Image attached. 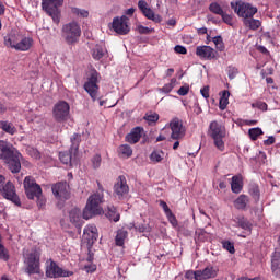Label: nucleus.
I'll list each match as a JSON object with an SVG mask.
<instances>
[{"instance_id": "obj_1", "label": "nucleus", "mask_w": 280, "mask_h": 280, "mask_svg": "<svg viewBox=\"0 0 280 280\" xmlns=\"http://www.w3.org/2000/svg\"><path fill=\"white\" fill-rule=\"evenodd\" d=\"M23 154L7 141L0 140V160L3 161L12 174L21 172Z\"/></svg>"}, {"instance_id": "obj_2", "label": "nucleus", "mask_w": 280, "mask_h": 280, "mask_svg": "<svg viewBox=\"0 0 280 280\" xmlns=\"http://www.w3.org/2000/svg\"><path fill=\"white\" fill-rule=\"evenodd\" d=\"M96 183L97 191L89 197L88 203L83 209V220H91V218L100 215V213H102V208L100 207V205L104 202V186H102V183L100 182Z\"/></svg>"}, {"instance_id": "obj_3", "label": "nucleus", "mask_w": 280, "mask_h": 280, "mask_svg": "<svg viewBox=\"0 0 280 280\" xmlns=\"http://www.w3.org/2000/svg\"><path fill=\"white\" fill-rule=\"evenodd\" d=\"M208 137L212 139L213 145L220 152H224L225 143L224 140L226 139V126L223 125L222 121L212 120L208 126L207 131Z\"/></svg>"}, {"instance_id": "obj_4", "label": "nucleus", "mask_w": 280, "mask_h": 280, "mask_svg": "<svg viewBox=\"0 0 280 280\" xmlns=\"http://www.w3.org/2000/svg\"><path fill=\"white\" fill-rule=\"evenodd\" d=\"M61 36L67 45H77V43H80L82 28L78 22H69L62 26Z\"/></svg>"}, {"instance_id": "obj_5", "label": "nucleus", "mask_w": 280, "mask_h": 280, "mask_svg": "<svg viewBox=\"0 0 280 280\" xmlns=\"http://www.w3.org/2000/svg\"><path fill=\"white\" fill-rule=\"evenodd\" d=\"M63 3L65 0H42V9L52 19L56 25L60 23V8H62Z\"/></svg>"}, {"instance_id": "obj_6", "label": "nucleus", "mask_w": 280, "mask_h": 280, "mask_svg": "<svg viewBox=\"0 0 280 280\" xmlns=\"http://www.w3.org/2000/svg\"><path fill=\"white\" fill-rule=\"evenodd\" d=\"M230 5L233 9L234 13L237 14L240 19H243V21L253 19V16L257 14L256 7H253V4L246 3L242 0L231 2Z\"/></svg>"}, {"instance_id": "obj_7", "label": "nucleus", "mask_w": 280, "mask_h": 280, "mask_svg": "<svg viewBox=\"0 0 280 280\" xmlns=\"http://www.w3.org/2000/svg\"><path fill=\"white\" fill-rule=\"evenodd\" d=\"M25 268L24 272L32 277V275H40V250L34 249L27 254L24 261Z\"/></svg>"}, {"instance_id": "obj_8", "label": "nucleus", "mask_w": 280, "mask_h": 280, "mask_svg": "<svg viewBox=\"0 0 280 280\" xmlns=\"http://www.w3.org/2000/svg\"><path fill=\"white\" fill-rule=\"evenodd\" d=\"M100 72L93 69L88 77V82H85L83 85L84 91H86L88 95H90L93 102L97 100V95L100 93V85H97V83L100 82Z\"/></svg>"}, {"instance_id": "obj_9", "label": "nucleus", "mask_w": 280, "mask_h": 280, "mask_svg": "<svg viewBox=\"0 0 280 280\" xmlns=\"http://www.w3.org/2000/svg\"><path fill=\"white\" fill-rule=\"evenodd\" d=\"M45 275L48 279H61L66 277H73V271L65 270L58 266L57 261L49 259L46 261Z\"/></svg>"}, {"instance_id": "obj_10", "label": "nucleus", "mask_w": 280, "mask_h": 280, "mask_svg": "<svg viewBox=\"0 0 280 280\" xmlns=\"http://www.w3.org/2000/svg\"><path fill=\"white\" fill-rule=\"evenodd\" d=\"M5 45L16 51H30V49H32V45H34V39H32V37H24L18 42L15 36H11L5 38Z\"/></svg>"}, {"instance_id": "obj_11", "label": "nucleus", "mask_w": 280, "mask_h": 280, "mask_svg": "<svg viewBox=\"0 0 280 280\" xmlns=\"http://www.w3.org/2000/svg\"><path fill=\"white\" fill-rule=\"evenodd\" d=\"M71 110V106L66 101H59L55 104L52 108V117L58 124H62V121H67L69 119V113Z\"/></svg>"}, {"instance_id": "obj_12", "label": "nucleus", "mask_w": 280, "mask_h": 280, "mask_svg": "<svg viewBox=\"0 0 280 280\" xmlns=\"http://www.w3.org/2000/svg\"><path fill=\"white\" fill-rule=\"evenodd\" d=\"M24 191L28 200H34L36 196L43 194V188L36 183V179L32 176H26L23 182Z\"/></svg>"}, {"instance_id": "obj_13", "label": "nucleus", "mask_w": 280, "mask_h": 280, "mask_svg": "<svg viewBox=\"0 0 280 280\" xmlns=\"http://www.w3.org/2000/svg\"><path fill=\"white\" fill-rule=\"evenodd\" d=\"M130 192V187L128 186V182L126 180V176H118L116 183L114 184V196L118 198V200H124V198H128V194Z\"/></svg>"}, {"instance_id": "obj_14", "label": "nucleus", "mask_w": 280, "mask_h": 280, "mask_svg": "<svg viewBox=\"0 0 280 280\" xmlns=\"http://www.w3.org/2000/svg\"><path fill=\"white\" fill-rule=\"evenodd\" d=\"M170 128L171 139L173 141H180V139H185L187 129H185V126H183V121L179 118H173L170 121Z\"/></svg>"}, {"instance_id": "obj_15", "label": "nucleus", "mask_w": 280, "mask_h": 280, "mask_svg": "<svg viewBox=\"0 0 280 280\" xmlns=\"http://www.w3.org/2000/svg\"><path fill=\"white\" fill-rule=\"evenodd\" d=\"M1 196L5 198V200H10L16 207H21V198L16 195V187L12 182H8L1 189Z\"/></svg>"}, {"instance_id": "obj_16", "label": "nucleus", "mask_w": 280, "mask_h": 280, "mask_svg": "<svg viewBox=\"0 0 280 280\" xmlns=\"http://www.w3.org/2000/svg\"><path fill=\"white\" fill-rule=\"evenodd\" d=\"M130 19L128 16L122 15L120 18H114L112 23V28L116 34L120 36H126L130 32V26L128 25Z\"/></svg>"}, {"instance_id": "obj_17", "label": "nucleus", "mask_w": 280, "mask_h": 280, "mask_svg": "<svg viewBox=\"0 0 280 280\" xmlns=\"http://www.w3.org/2000/svg\"><path fill=\"white\" fill-rule=\"evenodd\" d=\"M138 8L149 21H153V23H161L163 18L159 14H155L154 11L148 8V2L145 0H139Z\"/></svg>"}, {"instance_id": "obj_18", "label": "nucleus", "mask_w": 280, "mask_h": 280, "mask_svg": "<svg viewBox=\"0 0 280 280\" xmlns=\"http://www.w3.org/2000/svg\"><path fill=\"white\" fill-rule=\"evenodd\" d=\"M55 198L58 200H69V185L67 182H59L51 187Z\"/></svg>"}, {"instance_id": "obj_19", "label": "nucleus", "mask_w": 280, "mask_h": 280, "mask_svg": "<svg viewBox=\"0 0 280 280\" xmlns=\"http://www.w3.org/2000/svg\"><path fill=\"white\" fill-rule=\"evenodd\" d=\"M217 54L215 49L211 46H197L196 48V56L201 58V60H214Z\"/></svg>"}, {"instance_id": "obj_20", "label": "nucleus", "mask_w": 280, "mask_h": 280, "mask_svg": "<svg viewBox=\"0 0 280 280\" xmlns=\"http://www.w3.org/2000/svg\"><path fill=\"white\" fill-rule=\"evenodd\" d=\"M232 222H234V226L242 229L243 231H247V233L253 231V223H250L248 218L244 217L243 214L234 217Z\"/></svg>"}, {"instance_id": "obj_21", "label": "nucleus", "mask_w": 280, "mask_h": 280, "mask_svg": "<svg viewBox=\"0 0 280 280\" xmlns=\"http://www.w3.org/2000/svg\"><path fill=\"white\" fill-rule=\"evenodd\" d=\"M141 137H143V127H135L125 137V140L127 141V143L135 145V143H139V141H141Z\"/></svg>"}, {"instance_id": "obj_22", "label": "nucleus", "mask_w": 280, "mask_h": 280, "mask_svg": "<svg viewBox=\"0 0 280 280\" xmlns=\"http://www.w3.org/2000/svg\"><path fill=\"white\" fill-rule=\"evenodd\" d=\"M198 280L215 279L218 277V268L208 266L203 270H197Z\"/></svg>"}, {"instance_id": "obj_23", "label": "nucleus", "mask_w": 280, "mask_h": 280, "mask_svg": "<svg viewBox=\"0 0 280 280\" xmlns=\"http://www.w3.org/2000/svg\"><path fill=\"white\" fill-rule=\"evenodd\" d=\"M83 237L88 241V244H95V241L100 237L97 228L95 225L85 226L83 230Z\"/></svg>"}, {"instance_id": "obj_24", "label": "nucleus", "mask_w": 280, "mask_h": 280, "mask_svg": "<svg viewBox=\"0 0 280 280\" xmlns=\"http://www.w3.org/2000/svg\"><path fill=\"white\" fill-rule=\"evenodd\" d=\"M242 189H244V177L242 174L234 175L231 182V190L233 194H241Z\"/></svg>"}, {"instance_id": "obj_25", "label": "nucleus", "mask_w": 280, "mask_h": 280, "mask_svg": "<svg viewBox=\"0 0 280 280\" xmlns=\"http://www.w3.org/2000/svg\"><path fill=\"white\" fill-rule=\"evenodd\" d=\"M70 222L74 224V226H82V211L80 208H73L69 212Z\"/></svg>"}, {"instance_id": "obj_26", "label": "nucleus", "mask_w": 280, "mask_h": 280, "mask_svg": "<svg viewBox=\"0 0 280 280\" xmlns=\"http://www.w3.org/2000/svg\"><path fill=\"white\" fill-rule=\"evenodd\" d=\"M70 141V152L71 154H74V156H78V150H80V143H82V136L80 133H73Z\"/></svg>"}, {"instance_id": "obj_27", "label": "nucleus", "mask_w": 280, "mask_h": 280, "mask_svg": "<svg viewBox=\"0 0 280 280\" xmlns=\"http://www.w3.org/2000/svg\"><path fill=\"white\" fill-rule=\"evenodd\" d=\"M75 156L78 155L71 153V149H69V151L59 152V160L61 163H63V165H72L73 159H75Z\"/></svg>"}, {"instance_id": "obj_28", "label": "nucleus", "mask_w": 280, "mask_h": 280, "mask_svg": "<svg viewBox=\"0 0 280 280\" xmlns=\"http://www.w3.org/2000/svg\"><path fill=\"white\" fill-rule=\"evenodd\" d=\"M0 128L3 130V132H7V135L14 136L16 135L18 130L14 124L8 121V120H1L0 121Z\"/></svg>"}, {"instance_id": "obj_29", "label": "nucleus", "mask_w": 280, "mask_h": 280, "mask_svg": "<svg viewBox=\"0 0 280 280\" xmlns=\"http://www.w3.org/2000/svg\"><path fill=\"white\" fill-rule=\"evenodd\" d=\"M106 215L108 220H112V222H119V220H121V214H119L115 206L107 207Z\"/></svg>"}, {"instance_id": "obj_30", "label": "nucleus", "mask_w": 280, "mask_h": 280, "mask_svg": "<svg viewBox=\"0 0 280 280\" xmlns=\"http://www.w3.org/2000/svg\"><path fill=\"white\" fill-rule=\"evenodd\" d=\"M243 24L245 25V27L253 30V32H256V30H259V27H261V21L254 18L243 20Z\"/></svg>"}, {"instance_id": "obj_31", "label": "nucleus", "mask_w": 280, "mask_h": 280, "mask_svg": "<svg viewBox=\"0 0 280 280\" xmlns=\"http://www.w3.org/2000/svg\"><path fill=\"white\" fill-rule=\"evenodd\" d=\"M126 240H128V231L124 229L118 230L115 237L116 246H124Z\"/></svg>"}, {"instance_id": "obj_32", "label": "nucleus", "mask_w": 280, "mask_h": 280, "mask_svg": "<svg viewBox=\"0 0 280 280\" xmlns=\"http://www.w3.org/2000/svg\"><path fill=\"white\" fill-rule=\"evenodd\" d=\"M229 97H231V92L224 90L219 101L220 110H226V107L229 106Z\"/></svg>"}, {"instance_id": "obj_33", "label": "nucleus", "mask_w": 280, "mask_h": 280, "mask_svg": "<svg viewBox=\"0 0 280 280\" xmlns=\"http://www.w3.org/2000/svg\"><path fill=\"white\" fill-rule=\"evenodd\" d=\"M246 205H248V196L240 195L238 198L234 201L235 209L244 211L246 209Z\"/></svg>"}, {"instance_id": "obj_34", "label": "nucleus", "mask_w": 280, "mask_h": 280, "mask_svg": "<svg viewBox=\"0 0 280 280\" xmlns=\"http://www.w3.org/2000/svg\"><path fill=\"white\" fill-rule=\"evenodd\" d=\"M103 56H106V48H104L101 45H96L93 49H92V58L94 60H102Z\"/></svg>"}, {"instance_id": "obj_35", "label": "nucleus", "mask_w": 280, "mask_h": 280, "mask_svg": "<svg viewBox=\"0 0 280 280\" xmlns=\"http://www.w3.org/2000/svg\"><path fill=\"white\" fill-rule=\"evenodd\" d=\"M118 154L122 159H130V156H132V148L128 144H121L118 148Z\"/></svg>"}, {"instance_id": "obj_36", "label": "nucleus", "mask_w": 280, "mask_h": 280, "mask_svg": "<svg viewBox=\"0 0 280 280\" xmlns=\"http://www.w3.org/2000/svg\"><path fill=\"white\" fill-rule=\"evenodd\" d=\"M248 135H249V138L252 139V141H257V139H259V137H261V135H264V130H261V128H259V127L252 128L248 130Z\"/></svg>"}, {"instance_id": "obj_37", "label": "nucleus", "mask_w": 280, "mask_h": 280, "mask_svg": "<svg viewBox=\"0 0 280 280\" xmlns=\"http://www.w3.org/2000/svg\"><path fill=\"white\" fill-rule=\"evenodd\" d=\"M248 191H249V196H252V198H254V200H256V202H258L259 196H260L259 185L252 184L249 186V190Z\"/></svg>"}, {"instance_id": "obj_38", "label": "nucleus", "mask_w": 280, "mask_h": 280, "mask_svg": "<svg viewBox=\"0 0 280 280\" xmlns=\"http://www.w3.org/2000/svg\"><path fill=\"white\" fill-rule=\"evenodd\" d=\"M71 12L74 14V16H79L80 19H89L88 10L72 7Z\"/></svg>"}, {"instance_id": "obj_39", "label": "nucleus", "mask_w": 280, "mask_h": 280, "mask_svg": "<svg viewBox=\"0 0 280 280\" xmlns=\"http://www.w3.org/2000/svg\"><path fill=\"white\" fill-rule=\"evenodd\" d=\"M174 86H176V78H172L170 83L164 84V86L161 88L160 91L162 93H172Z\"/></svg>"}, {"instance_id": "obj_40", "label": "nucleus", "mask_w": 280, "mask_h": 280, "mask_svg": "<svg viewBox=\"0 0 280 280\" xmlns=\"http://www.w3.org/2000/svg\"><path fill=\"white\" fill-rule=\"evenodd\" d=\"M210 12L213 14H218L219 16H222L224 10H222V7L218 2H213L209 7Z\"/></svg>"}, {"instance_id": "obj_41", "label": "nucleus", "mask_w": 280, "mask_h": 280, "mask_svg": "<svg viewBox=\"0 0 280 280\" xmlns=\"http://www.w3.org/2000/svg\"><path fill=\"white\" fill-rule=\"evenodd\" d=\"M143 119H145V121L149 124H156V121H159V114L152 112L147 113Z\"/></svg>"}, {"instance_id": "obj_42", "label": "nucleus", "mask_w": 280, "mask_h": 280, "mask_svg": "<svg viewBox=\"0 0 280 280\" xmlns=\"http://www.w3.org/2000/svg\"><path fill=\"white\" fill-rule=\"evenodd\" d=\"M163 151H153L150 155V159L154 163H161L163 161Z\"/></svg>"}, {"instance_id": "obj_43", "label": "nucleus", "mask_w": 280, "mask_h": 280, "mask_svg": "<svg viewBox=\"0 0 280 280\" xmlns=\"http://www.w3.org/2000/svg\"><path fill=\"white\" fill-rule=\"evenodd\" d=\"M222 246L224 250H228L231 255L235 254V245L231 241H222Z\"/></svg>"}, {"instance_id": "obj_44", "label": "nucleus", "mask_w": 280, "mask_h": 280, "mask_svg": "<svg viewBox=\"0 0 280 280\" xmlns=\"http://www.w3.org/2000/svg\"><path fill=\"white\" fill-rule=\"evenodd\" d=\"M26 152L28 156H32V159H40V151L34 147H27Z\"/></svg>"}, {"instance_id": "obj_45", "label": "nucleus", "mask_w": 280, "mask_h": 280, "mask_svg": "<svg viewBox=\"0 0 280 280\" xmlns=\"http://www.w3.org/2000/svg\"><path fill=\"white\" fill-rule=\"evenodd\" d=\"M238 73H240V70L236 67H233V66L228 67V78L230 80H235Z\"/></svg>"}, {"instance_id": "obj_46", "label": "nucleus", "mask_w": 280, "mask_h": 280, "mask_svg": "<svg viewBox=\"0 0 280 280\" xmlns=\"http://www.w3.org/2000/svg\"><path fill=\"white\" fill-rule=\"evenodd\" d=\"M0 259H2V261H10V254L3 244H0Z\"/></svg>"}, {"instance_id": "obj_47", "label": "nucleus", "mask_w": 280, "mask_h": 280, "mask_svg": "<svg viewBox=\"0 0 280 280\" xmlns=\"http://www.w3.org/2000/svg\"><path fill=\"white\" fill-rule=\"evenodd\" d=\"M252 108H258V110H268V104L262 101H257L256 103H252Z\"/></svg>"}, {"instance_id": "obj_48", "label": "nucleus", "mask_w": 280, "mask_h": 280, "mask_svg": "<svg viewBox=\"0 0 280 280\" xmlns=\"http://www.w3.org/2000/svg\"><path fill=\"white\" fill-rule=\"evenodd\" d=\"M135 229L139 233H150V231H152V228H150V225L148 224H138V225H135Z\"/></svg>"}, {"instance_id": "obj_49", "label": "nucleus", "mask_w": 280, "mask_h": 280, "mask_svg": "<svg viewBox=\"0 0 280 280\" xmlns=\"http://www.w3.org/2000/svg\"><path fill=\"white\" fill-rule=\"evenodd\" d=\"M92 165L94 170L100 168V166L102 165V155L96 154L92 158Z\"/></svg>"}, {"instance_id": "obj_50", "label": "nucleus", "mask_w": 280, "mask_h": 280, "mask_svg": "<svg viewBox=\"0 0 280 280\" xmlns=\"http://www.w3.org/2000/svg\"><path fill=\"white\" fill-rule=\"evenodd\" d=\"M166 218H167L170 224H172V226L174 229H176V226H178V220L176 219V215L174 214V212L166 214Z\"/></svg>"}, {"instance_id": "obj_51", "label": "nucleus", "mask_w": 280, "mask_h": 280, "mask_svg": "<svg viewBox=\"0 0 280 280\" xmlns=\"http://www.w3.org/2000/svg\"><path fill=\"white\" fill-rule=\"evenodd\" d=\"M221 19L223 23H226V25L233 26V15L228 14L226 12H223L221 15Z\"/></svg>"}, {"instance_id": "obj_52", "label": "nucleus", "mask_w": 280, "mask_h": 280, "mask_svg": "<svg viewBox=\"0 0 280 280\" xmlns=\"http://www.w3.org/2000/svg\"><path fill=\"white\" fill-rule=\"evenodd\" d=\"M189 94V84H185L180 86L177 91V95H180L182 97H185V95Z\"/></svg>"}, {"instance_id": "obj_53", "label": "nucleus", "mask_w": 280, "mask_h": 280, "mask_svg": "<svg viewBox=\"0 0 280 280\" xmlns=\"http://www.w3.org/2000/svg\"><path fill=\"white\" fill-rule=\"evenodd\" d=\"M35 198H37V206L39 207V209H43V207H45V205L47 203V199L43 197V194L35 196Z\"/></svg>"}, {"instance_id": "obj_54", "label": "nucleus", "mask_w": 280, "mask_h": 280, "mask_svg": "<svg viewBox=\"0 0 280 280\" xmlns=\"http://www.w3.org/2000/svg\"><path fill=\"white\" fill-rule=\"evenodd\" d=\"M185 278H186V279H195V280H198V270H196V271H192V270L186 271Z\"/></svg>"}, {"instance_id": "obj_55", "label": "nucleus", "mask_w": 280, "mask_h": 280, "mask_svg": "<svg viewBox=\"0 0 280 280\" xmlns=\"http://www.w3.org/2000/svg\"><path fill=\"white\" fill-rule=\"evenodd\" d=\"M160 207L163 208L165 215L172 213V209H170V206L164 200H160Z\"/></svg>"}, {"instance_id": "obj_56", "label": "nucleus", "mask_w": 280, "mask_h": 280, "mask_svg": "<svg viewBox=\"0 0 280 280\" xmlns=\"http://www.w3.org/2000/svg\"><path fill=\"white\" fill-rule=\"evenodd\" d=\"M175 54H187V48L185 46L176 45L174 48Z\"/></svg>"}, {"instance_id": "obj_57", "label": "nucleus", "mask_w": 280, "mask_h": 280, "mask_svg": "<svg viewBox=\"0 0 280 280\" xmlns=\"http://www.w3.org/2000/svg\"><path fill=\"white\" fill-rule=\"evenodd\" d=\"M200 93H201L202 97H205V100H209V85L203 86L200 90Z\"/></svg>"}, {"instance_id": "obj_58", "label": "nucleus", "mask_w": 280, "mask_h": 280, "mask_svg": "<svg viewBox=\"0 0 280 280\" xmlns=\"http://www.w3.org/2000/svg\"><path fill=\"white\" fill-rule=\"evenodd\" d=\"M271 261L280 264V252H273L271 256Z\"/></svg>"}, {"instance_id": "obj_59", "label": "nucleus", "mask_w": 280, "mask_h": 280, "mask_svg": "<svg viewBox=\"0 0 280 280\" xmlns=\"http://www.w3.org/2000/svg\"><path fill=\"white\" fill-rule=\"evenodd\" d=\"M280 266V262H275V261H271V270L272 272H276V275H279V267Z\"/></svg>"}, {"instance_id": "obj_60", "label": "nucleus", "mask_w": 280, "mask_h": 280, "mask_svg": "<svg viewBox=\"0 0 280 280\" xmlns=\"http://www.w3.org/2000/svg\"><path fill=\"white\" fill-rule=\"evenodd\" d=\"M84 270H86V272H95L97 270V266H95V265H85Z\"/></svg>"}, {"instance_id": "obj_61", "label": "nucleus", "mask_w": 280, "mask_h": 280, "mask_svg": "<svg viewBox=\"0 0 280 280\" xmlns=\"http://www.w3.org/2000/svg\"><path fill=\"white\" fill-rule=\"evenodd\" d=\"M275 137L270 136L267 140H264V145H273Z\"/></svg>"}, {"instance_id": "obj_62", "label": "nucleus", "mask_w": 280, "mask_h": 280, "mask_svg": "<svg viewBox=\"0 0 280 280\" xmlns=\"http://www.w3.org/2000/svg\"><path fill=\"white\" fill-rule=\"evenodd\" d=\"M257 49L258 51H260V54H265V56H268V54H270V51H268V48H266V46H258Z\"/></svg>"}, {"instance_id": "obj_63", "label": "nucleus", "mask_w": 280, "mask_h": 280, "mask_svg": "<svg viewBox=\"0 0 280 280\" xmlns=\"http://www.w3.org/2000/svg\"><path fill=\"white\" fill-rule=\"evenodd\" d=\"M139 33L140 34H150V28L145 26H139Z\"/></svg>"}, {"instance_id": "obj_64", "label": "nucleus", "mask_w": 280, "mask_h": 280, "mask_svg": "<svg viewBox=\"0 0 280 280\" xmlns=\"http://www.w3.org/2000/svg\"><path fill=\"white\" fill-rule=\"evenodd\" d=\"M222 42H223V40H222V36H215V37H213V43H214L215 46H217V45H220Z\"/></svg>"}]
</instances>
